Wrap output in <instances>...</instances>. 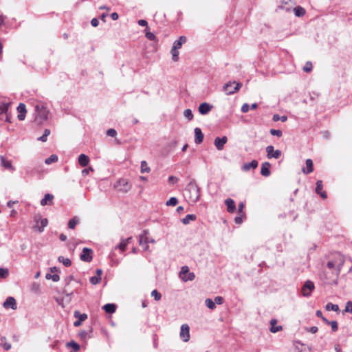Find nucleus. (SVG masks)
Returning <instances> with one entry per match:
<instances>
[{
    "instance_id": "obj_1",
    "label": "nucleus",
    "mask_w": 352,
    "mask_h": 352,
    "mask_svg": "<svg viewBox=\"0 0 352 352\" xmlns=\"http://www.w3.org/2000/svg\"><path fill=\"white\" fill-rule=\"evenodd\" d=\"M185 195L192 203H196L200 198V188L195 179H192L185 188Z\"/></svg>"
},
{
    "instance_id": "obj_2",
    "label": "nucleus",
    "mask_w": 352,
    "mask_h": 352,
    "mask_svg": "<svg viewBox=\"0 0 352 352\" xmlns=\"http://www.w3.org/2000/svg\"><path fill=\"white\" fill-rule=\"evenodd\" d=\"M36 113V120L39 123L47 120L49 111L43 104H37L35 107Z\"/></svg>"
},
{
    "instance_id": "obj_3",
    "label": "nucleus",
    "mask_w": 352,
    "mask_h": 352,
    "mask_svg": "<svg viewBox=\"0 0 352 352\" xmlns=\"http://www.w3.org/2000/svg\"><path fill=\"white\" fill-rule=\"evenodd\" d=\"M242 87V83L233 82H228L223 87V90L226 95H231L236 92Z\"/></svg>"
},
{
    "instance_id": "obj_4",
    "label": "nucleus",
    "mask_w": 352,
    "mask_h": 352,
    "mask_svg": "<svg viewBox=\"0 0 352 352\" xmlns=\"http://www.w3.org/2000/svg\"><path fill=\"white\" fill-rule=\"evenodd\" d=\"M338 259L339 263H338L337 261H329L327 263V266L329 269L332 270L335 268L336 265H337L336 272L335 273L334 276L337 278L341 271L342 266L344 264V260L342 256L340 254L338 255Z\"/></svg>"
},
{
    "instance_id": "obj_5",
    "label": "nucleus",
    "mask_w": 352,
    "mask_h": 352,
    "mask_svg": "<svg viewBox=\"0 0 352 352\" xmlns=\"http://www.w3.org/2000/svg\"><path fill=\"white\" fill-rule=\"evenodd\" d=\"M179 277L182 280L186 282L194 280L195 275L193 272H190L188 266H183L179 273Z\"/></svg>"
},
{
    "instance_id": "obj_6",
    "label": "nucleus",
    "mask_w": 352,
    "mask_h": 352,
    "mask_svg": "<svg viewBox=\"0 0 352 352\" xmlns=\"http://www.w3.org/2000/svg\"><path fill=\"white\" fill-rule=\"evenodd\" d=\"M116 188L118 191L125 193L130 190L131 185L126 179L122 178L117 182Z\"/></svg>"
},
{
    "instance_id": "obj_7",
    "label": "nucleus",
    "mask_w": 352,
    "mask_h": 352,
    "mask_svg": "<svg viewBox=\"0 0 352 352\" xmlns=\"http://www.w3.org/2000/svg\"><path fill=\"white\" fill-rule=\"evenodd\" d=\"M314 288V283L311 280H307L302 287V295L306 297L309 296Z\"/></svg>"
},
{
    "instance_id": "obj_8",
    "label": "nucleus",
    "mask_w": 352,
    "mask_h": 352,
    "mask_svg": "<svg viewBox=\"0 0 352 352\" xmlns=\"http://www.w3.org/2000/svg\"><path fill=\"white\" fill-rule=\"evenodd\" d=\"M92 254L93 251L91 249L84 248L80 256V258L81 261L85 262H91L93 259Z\"/></svg>"
},
{
    "instance_id": "obj_9",
    "label": "nucleus",
    "mask_w": 352,
    "mask_h": 352,
    "mask_svg": "<svg viewBox=\"0 0 352 352\" xmlns=\"http://www.w3.org/2000/svg\"><path fill=\"white\" fill-rule=\"evenodd\" d=\"M180 338L184 342H188L190 339V327L187 324H184L181 326Z\"/></svg>"
},
{
    "instance_id": "obj_10",
    "label": "nucleus",
    "mask_w": 352,
    "mask_h": 352,
    "mask_svg": "<svg viewBox=\"0 0 352 352\" xmlns=\"http://www.w3.org/2000/svg\"><path fill=\"white\" fill-rule=\"evenodd\" d=\"M34 221L36 224L34 226V229L38 230L39 232H42L48 223V221L46 218L41 219L39 222V218L37 217L34 218Z\"/></svg>"
},
{
    "instance_id": "obj_11",
    "label": "nucleus",
    "mask_w": 352,
    "mask_h": 352,
    "mask_svg": "<svg viewBox=\"0 0 352 352\" xmlns=\"http://www.w3.org/2000/svg\"><path fill=\"white\" fill-rule=\"evenodd\" d=\"M267 157L268 158L274 157L275 159H278L281 155V151L280 150L274 151V148L273 146L270 145L266 147Z\"/></svg>"
},
{
    "instance_id": "obj_12",
    "label": "nucleus",
    "mask_w": 352,
    "mask_h": 352,
    "mask_svg": "<svg viewBox=\"0 0 352 352\" xmlns=\"http://www.w3.org/2000/svg\"><path fill=\"white\" fill-rule=\"evenodd\" d=\"M74 316L76 318H78V320L74 322V326L76 327L80 326L82 322L87 318V315L86 314H80L78 311H74Z\"/></svg>"
},
{
    "instance_id": "obj_13",
    "label": "nucleus",
    "mask_w": 352,
    "mask_h": 352,
    "mask_svg": "<svg viewBox=\"0 0 352 352\" xmlns=\"http://www.w3.org/2000/svg\"><path fill=\"white\" fill-rule=\"evenodd\" d=\"M228 142V138L223 136L222 138L217 137L214 139V144L219 151H221L224 148V145Z\"/></svg>"
},
{
    "instance_id": "obj_14",
    "label": "nucleus",
    "mask_w": 352,
    "mask_h": 352,
    "mask_svg": "<svg viewBox=\"0 0 352 352\" xmlns=\"http://www.w3.org/2000/svg\"><path fill=\"white\" fill-rule=\"evenodd\" d=\"M148 234V232L147 230H144L143 234H140L139 236V244L140 245H143V243L148 244V243H155V240L153 239H149L147 234Z\"/></svg>"
},
{
    "instance_id": "obj_15",
    "label": "nucleus",
    "mask_w": 352,
    "mask_h": 352,
    "mask_svg": "<svg viewBox=\"0 0 352 352\" xmlns=\"http://www.w3.org/2000/svg\"><path fill=\"white\" fill-rule=\"evenodd\" d=\"M3 307L6 309L11 308L12 309H16V302L14 298L13 297H8L6 300V301L3 302Z\"/></svg>"
},
{
    "instance_id": "obj_16",
    "label": "nucleus",
    "mask_w": 352,
    "mask_h": 352,
    "mask_svg": "<svg viewBox=\"0 0 352 352\" xmlns=\"http://www.w3.org/2000/svg\"><path fill=\"white\" fill-rule=\"evenodd\" d=\"M195 131V142L197 144H201L204 140V133L201 130L199 127H196L194 130Z\"/></svg>"
},
{
    "instance_id": "obj_17",
    "label": "nucleus",
    "mask_w": 352,
    "mask_h": 352,
    "mask_svg": "<svg viewBox=\"0 0 352 352\" xmlns=\"http://www.w3.org/2000/svg\"><path fill=\"white\" fill-rule=\"evenodd\" d=\"M73 278H74L73 276H67L64 279V281L65 283V288L63 290V294L66 295L67 296H71L73 294V292L71 291V290H69L67 288V287L69 285L70 282L73 280Z\"/></svg>"
},
{
    "instance_id": "obj_18",
    "label": "nucleus",
    "mask_w": 352,
    "mask_h": 352,
    "mask_svg": "<svg viewBox=\"0 0 352 352\" xmlns=\"http://www.w3.org/2000/svg\"><path fill=\"white\" fill-rule=\"evenodd\" d=\"M17 111L19 112L18 119L19 120H23L27 112L25 105L23 103H20L17 107Z\"/></svg>"
},
{
    "instance_id": "obj_19",
    "label": "nucleus",
    "mask_w": 352,
    "mask_h": 352,
    "mask_svg": "<svg viewBox=\"0 0 352 352\" xmlns=\"http://www.w3.org/2000/svg\"><path fill=\"white\" fill-rule=\"evenodd\" d=\"M54 195L50 193L45 195L44 197L41 200V205L44 206L45 205L53 204Z\"/></svg>"
},
{
    "instance_id": "obj_20",
    "label": "nucleus",
    "mask_w": 352,
    "mask_h": 352,
    "mask_svg": "<svg viewBox=\"0 0 352 352\" xmlns=\"http://www.w3.org/2000/svg\"><path fill=\"white\" fill-rule=\"evenodd\" d=\"M212 109V105L209 104L207 102L201 103L199 107V112L201 115L207 114Z\"/></svg>"
},
{
    "instance_id": "obj_21",
    "label": "nucleus",
    "mask_w": 352,
    "mask_h": 352,
    "mask_svg": "<svg viewBox=\"0 0 352 352\" xmlns=\"http://www.w3.org/2000/svg\"><path fill=\"white\" fill-rule=\"evenodd\" d=\"M225 204L227 206L228 212L233 213L236 210V205L234 200L231 198H228L225 200Z\"/></svg>"
},
{
    "instance_id": "obj_22",
    "label": "nucleus",
    "mask_w": 352,
    "mask_h": 352,
    "mask_svg": "<svg viewBox=\"0 0 352 352\" xmlns=\"http://www.w3.org/2000/svg\"><path fill=\"white\" fill-rule=\"evenodd\" d=\"M270 163L267 162L263 163L261 168V174L264 177L270 176L271 173L270 170Z\"/></svg>"
},
{
    "instance_id": "obj_23",
    "label": "nucleus",
    "mask_w": 352,
    "mask_h": 352,
    "mask_svg": "<svg viewBox=\"0 0 352 352\" xmlns=\"http://www.w3.org/2000/svg\"><path fill=\"white\" fill-rule=\"evenodd\" d=\"M1 160V165L3 166L6 169L14 170L12 165V162L10 160H7L3 155H0Z\"/></svg>"
},
{
    "instance_id": "obj_24",
    "label": "nucleus",
    "mask_w": 352,
    "mask_h": 352,
    "mask_svg": "<svg viewBox=\"0 0 352 352\" xmlns=\"http://www.w3.org/2000/svg\"><path fill=\"white\" fill-rule=\"evenodd\" d=\"M258 165V162L256 160H254L249 163L244 164L242 168L245 171H248L251 168H252V169L256 168Z\"/></svg>"
},
{
    "instance_id": "obj_25",
    "label": "nucleus",
    "mask_w": 352,
    "mask_h": 352,
    "mask_svg": "<svg viewBox=\"0 0 352 352\" xmlns=\"http://www.w3.org/2000/svg\"><path fill=\"white\" fill-rule=\"evenodd\" d=\"M277 320L276 319H272L270 320V331L272 333H276L282 330L283 327L280 325H276Z\"/></svg>"
},
{
    "instance_id": "obj_26",
    "label": "nucleus",
    "mask_w": 352,
    "mask_h": 352,
    "mask_svg": "<svg viewBox=\"0 0 352 352\" xmlns=\"http://www.w3.org/2000/svg\"><path fill=\"white\" fill-rule=\"evenodd\" d=\"M89 162V158L87 155L85 154H80L78 157V163L79 164L82 166L85 167L88 165Z\"/></svg>"
},
{
    "instance_id": "obj_27",
    "label": "nucleus",
    "mask_w": 352,
    "mask_h": 352,
    "mask_svg": "<svg viewBox=\"0 0 352 352\" xmlns=\"http://www.w3.org/2000/svg\"><path fill=\"white\" fill-rule=\"evenodd\" d=\"M306 166H307V170L305 168H302V172L304 173L309 174V173L313 172L314 165H313V162L311 159H307L306 160Z\"/></svg>"
},
{
    "instance_id": "obj_28",
    "label": "nucleus",
    "mask_w": 352,
    "mask_h": 352,
    "mask_svg": "<svg viewBox=\"0 0 352 352\" xmlns=\"http://www.w3.org/2000/svg\"><path fill=\"white\" fill-rule=\"evenodd\" d=\"M102 309L108 314H113L116 310V305L113 303H108L104 305L102 307Z\"/></svg>"
},
{
    "instance_id": "obj_29",
    "label": "nucleus",
    "mask_w": 352,
    "mask_h": 352,
    "mask_svg": "<svg viewBox=\"0 0 352 352\" xmlns=\"http://www.w3.org/2000/svg\"><path fill=\"white\" fill-rule=\"evenodd\" d=\"M197 217L195 214H187L184 219H182V222L184 225H187L190 223V221H195L196 220Z\"/></svg>"
},
{
    "instance_id": "obj_30",
    "label": "nucleus",
    "mask_w": 352,
    "mask_h": 352,
    "mask_svg": "<svg viewBox=\"0 0 352 352\" xmlns=\"http://www.w3.org/2000/svg\"><path fill=\"white\" fill-rule=\"evenodd\" d=\"M294 14L296 16H302L305 14V10L302 7L298 6L293 8Z\"/></svg>"
},
{
    "instance_id": "obj_31",
    "label": "nucleus",
    "mask_w": 352,
    "mask_h": 352,
    "mask_svg": "<svg viewBox=\"0 0 352 352\" xmlns=\"http://www.w3.org/2000/svg\"><path fill=\"white\" fill-rule=\"evenodd\" d=\"M79 219L77 217H74L69 221L68 228L69 229H74L78 223Z\"/></svg>"
},
{
    "instance_id": "obj_32",
    "label": "nucleus",
    "mask_w": 352,
    "mask_h": 352,
    "mask_svg": "<svg viewBox=\"0 0 352 352\" xmlns=\"http://www.w3.org/2000/svg\"><path fill=\"white\" fill-rule=\"evenodd\" d=\"M58 261L60 263H62L66 267H69V266H70L72 265L71 260L69 258H65L63 256H58Z\"/></svg>"
},
{
    "instance_id": "obj_33",
    "label": "nucleus",
    "mask_w": 352,
    "mask_h": 352,
    "mask_svg": "<svg viewBox=\"0 0 352 352\" xmlns=\"http://www.w3.org/2000/svg\"><path fill=\"white\" fill-rule=\"evenodd\" d=\"M206 306L210 309H214L216 308L215 302L211 298H206L205 300Z\"/></svg>"
},
{
    "instance_id": "obj_34",
    "label": "nucleus",
    "mask_w": 352,
    "mask_h": 352,
    "mask_svg": "<svg viewBox=\"0 0 352 352\" xmlns=\"http://www.w3.org/2000/svg\"><path fill=\"white\" fill-rule=\"evenodd\" d=\"M9 102H1L0 103V113H7L9 107H10Z\"/></svg>"
},
{
    "instance_id": "obj_35",
    "label": "nucleus",
    "mask_w": 352,
    "mask_h": 352,
    "mask_svg": "<svg viewBox=\"0 0 352 352\" xmlns=\"http://www.w3.org/2000/svg\"><path fill=\"white\" fill-rule=\"evenodd\" d=\"M58 161V156L56 155H51L49 157L46 158L45 163L47 164H51L52 163L56 162Z\"/></svg>"
},
{
    "instance_id": "obj_36",
    "label": "nucleus",
    "mask_w": 352,
    "mask_h": 352,
    "mask_svg": "<svg viewBox=\"0 0 352 352\" xmlns=\"http://www.w3.org/2000/svg\"><path fill=\"white\" fill-rule=\"evenodd\" d=\"M0 345L3 346V349L6 351H8L11 349V344L6 342L5 337L1 338Z\"/></svg>"
},
{
    "instance_id": "obj_37",
    "label": "nucleus",
    "mask_w": 352,
    "mask_h": 352,
    "mask_svg": "<svg viewBox=\"0 0 352 352\" xmlns=\"http://www.w3.org/2000/svg\"><path fill=\"white\" fill-rule=\"evenodd\" d=\"M45 278L47 280L52 279L54 282H57L60 280V276L57 274H46Z\"/></svg>"
},
{
    "instance_id": "obj_38",
    "label": "nucleus",
    "mask_w": 352,
    "mask_h": 352,
    "mask_svg": "<svg viewBox=\"0 0 352 352\" xmlns=\"http://www.w3.org/2000/svg\"><path fill=\"white\" fill-rule=\"evenodd\" d=\"M140 168H141V173H148L151 170L146 162L144 160L141 162V167Z\"/></svg>"
},
{
    "instance_id": "obj_39",
    "label": "nucleus",
    "mask_w": 352,
    "mask_h": 352,
    "mask_svg": "<svg viewBox=\"0 0 352 352\" xmlns=\"http://www.w3.org/2000/svg\"><path fill=\"white\" fill-rule=\"evenodd\" d=\"M327 310H331L333 311H338L339 310V307L338 305L333 304L331 302H329L326 305Z\"/></svg>"
},
{
    "instance_id": "obj_40",
    "label": "nucleus",
    "mask_w": 352,
    "mask_h": 352,
    "mask_svg": "<svg viewBox=\"0 0 352 352\" xmlns=\"http://www.w3.org/2000/svg\"><path fill=\"white\" fill-rule=\"evenodd\" d=\"M66 346L68 347H72L74 351H78L80 349V345L74 341L67 342Z\"/></svg>"
},
{
    "instance_id": "obj_41",
    "label": "nucleus",
    "mask_w": 352,
    "mask_h": 352,
    "mask_svg": "<svg viewBox=\"0 0 352 352\" xmlns=\"http://www.w3.org/2000/svg\"><path fill=\"white\" fill-rule=\"evenodd\" d=\"M272 120L274 122L280 120L281 122H284L287 121V117L286 116H280L278 114H274L273 116Z\"/></svg>"
},
{
    "instance_id": "obj_42",
    "label": "nucleus",
    "mask_w": 352,
    "mask_h": 352,
    "mask_svg": "<svg viewBox=\"0 0 352 352\" xmlns=\"http://www.w3.org/2000/svg\"><path fill=\"white\" fill-rule=\"evenodd\" d=\"M50 134V130L48 129H45L44 131V133L42 136L38 138V140L41 142H46L47 136Z\"/></svg>"
},
{
    "instance_id": "obj_43",
    "label": "nucleus",
    "mask_w": 352,
    "mask_h": 352,
    "mask_svg": "<svg viewBox=\"0 0 352 352\" xmlns=\"http://www.w3.org/2000/svg\"><path fill=\"white\" fill-rule=\"evenodd\" d=\"M178 203V200L176 197H170L167 201H166V206H175Z\"/></svg>"
},
{
    "instance_id": "obj_44",
    "label": "nucleus",
    "mask_w": 352,
    "mask_h": 352,
    "mask_svg": "<svg viewBox=\"0 0 352 352\" xmlns=\"http://www.w3.org/2000/svg\"><path fill=\"white\" fill-rule=\"evenodd\" d=\"M170 53L172 54V58L174 61H177L179 58V51L177 49L172 47Z\"/></svg>"
},
{
    "instance_id": "obj_45",
    "label": "nucleus",
    "mask_w": 352,
    "mask_h": 352,
    "mask_svg": "<svg viewBox=\"0 0 352 352\" xmlns=\"http://www.w3.org/2000/svg\"><path fill=\"white\" fill-rule=\"evenodd\" d=\"M184 116L189 120H191L193 118L192 112L190 109H187L184 110Z\"/></svg>"
},
{
    "instance_id": "obj_46",
    "label": "nucleus",
    "mask_w": 352,
    "mask_h": 352,
    "mask_svg": "<svg viewBox=\"0 0 352 352\" xmlns=\"http://www.w3.org/2000/svg\"><path fill=\"white\" fill-rule=\"evenodd\" d=\"M322 188H323L322 181L318 180L316 182V192L317 194L320 193V192L322 191Z\"/></svg>"
},
{
    "instance_id": "obj_47",
    "label": "nucleus",
    "mask_w": 352,
    "mask_h": 352,
    "mask_svg": "<svg viewBox=\"0 0 352 352\" xmlns=\"http://www.w3.org/2000/svg\"><path fill=\"white\" fill-rule=\"evenodd\" d=\"M146 37L150 41H157L156 36L151 32L147 31L146 32Z\"/></svg>"
},
{
    "instance_id": "obj_48",
    "label": "nucleus",
    "mask_w": 352,
    "mask_h": 352,
    "mask_svg": "<svg viewBox=\"0 0 352 352\" xmlns=\"http://www.w3.org/2000/svg\"><path fill=\"white\" fill-rule=\"evenodd\" d=\"M303 71L305 72H310L312 70V63L310 61H307L305 66L302 68Z\"/></svg>"
},
{
    "instance_id": "obj_49",
    "label": "nucleus",
    "mask_w": 352,
    "mask_h": 352,
    "mask_svg": "<svg viewBox=\"0 0 352 352\" xmlns=\"http://www.w3.org/2000/svg\"><path fill=\"white\" fill-rule=\"evenodd\" d=\"M270 133H271V135H274V136H277L278 138H280L283 135L282 131L279 130V129H272L270 130Z\"/></svg>"
},
{
    "instance_id": "obj_50",
    "label": "nucleus",
    "mask_w": 352,
    "mask_h": 352,
    "mask_svg": "<svg viewBox=\"0 0 352 352\" xmlns=\"http://www.w3.org/2000/svg\"><path fill=\"white\" fill-rule=\"evenodd\" d=\"M9 275L8 269L0 268V278H6Z\"/></svg>"
},
{
    "instance_id": "obj_51",
    "label": "nucleus",
    "mask_w": 352,
    "mask_h": 352,
    "mask_svg": "<svg viewBox=\"0 0 352 352\" xmlns=\"http://www.w3.org/2000/svg\"><path fill=\"white\" fill-rule=\"evenodd\" d=\"M151 296L154 297V299L157 301L160 300L162 298V295L156 289H154L151 292Z\"/></svg>"
},
{
    "instance_id": "obj_52",
    "label": "nucleus",
    "mask_w": 352,
    "mask_h": 352,
    "mask_svg": "<svg viewBox=\"0 0 352 352\" xmlns=\"http://www.w3.org/2000/svg\"><path fill=\"white\" fill-rule=\"evenodd\" d=\"M127 245L128 244L124 241V239H122L120 243L118 245L117 248L120 249L122 252H124L126 250Z\"/></svg>"
},
{
    "instance_id": "obj_53",
    "label": "nucleus",
    "mask_w": 352,
    "mask_h": 352,
    "mask_svg": "<svg viewBox=\"0 0 352 352\" xmlns=\"http://www.w3.org/2000/svg\"><path fill=\"white\" fill-rule=\"evenodd\" d=\"M100 280H101V277L96 276H91L89 279L90 283L93 285L98 284L100 282Z\"/></svg>"
},
{
    "instance_id": "obj_54",
    "label": "nucleus",
    "mask_w": 352,
    "mask_h": 352,
    "mask_svg": "<svg viewBox=\"0 0 352 352\" xmlns=\"http://www.w3.org/2000/svg\"><path fill=\"white\" fill-rule=\"evenodd\" d=\"M293 6H292V4H288L286 6L280 5L278 6V8L280 10H285L286 12H290Z\"/></svg>"
},
{
    "instance_id": "obj_55",
    "label": "nucleus",
    "mask_w": 352,
    "mask_h": 352,
    "mask_svg": "<svg viewBox=\"0 0 352 352\" xmlns=\"http://www.w3.org/2000/svg\"><path fill=\"white\" fill-rule=\"evenodd\" d=\"M328 324L331 325L333 331L336 332L338 331V322L336 320L330 321Z\"/></svg>"
},
{
    "instance_id": "obj_56",
    "label": "nucleus",
    "mask_w": 352,
    "mask_h": 352,
    "mask_svg": "<svg viewBox=\"0 0 352 352\" xmlns=\"http://www.w3.org/2000/svg\"><path fill=\"white\" fill-rule=\"evenodd\" d=\"M344 311L352 313V302L351 301H348L346 303Z\"/></svg>"
},
{
    "instance_id": "obj_57",
    "label": "nucleus",
    "mask_w": 352,
    "mask_h": 352,
    "mask_svg": "<svg viewBox=\"0 0 352 352\" xmlns=\"http://www.w3.org/2000/svg\"><path fill=\"white\" fill-rule=\"evenodd\" d=\"M178 182V178L175 176H170L168 179V182L169 184H175Z\"/></svg>"
},
{
    "instance_id": "obj_58",
    "label": "nucleus",
    "mask_w": 352,
    "mask_h": 352,
    "mask_svg": "<svg viewBox=\"0 0 352 352\" xmlns=\"http://www.w3.org/2000/svg\"><path fill=\"white\" fill-rule=\"evenodd\" d=\"M107 135L110 137H116L117 135V131L114 129H109L107 131Z\"/></svg>"
},
{
    "instance_id": "obj_59",
    "label": "nucleus",
    "mask_w": 352,
    "mask_h": 352,
    "mask_svg": "<svg viewBox=\"0 0 352 352\" xmlns=\"http://www.w3.org/2000/svg\"><path fill=\"white\" fill-rule=\"evenodd\" d=\"M214 302H215V305H221L223 302V298L221 296H216L214 299Z\"/></svg>"
},
{
    "instance_id": "obj_60",
    "label": "nucleus",
    "mask_w": 352,
    "mask_h": 352,
    "mask_svg": "<svg viewBox=\"0 0 352 352\" xmlns=\"http://www.w3.org/2000/svg\"><path fill=\"white\" fill-rule=\"evenodd\" d=\"M182 44L178 40L175 41V42L173 43V47L175 49H177V50L180 49L182 47Z\"/></svg>"
},
{
    "instance_id": "obj_61",
    "label": "nucleus",
    "mask_w": 352,
    "mask_h": 352,
    "mask_svg": "<svg viewBox=\"0 0 352 352\" xmlns=\"http://www.w3.org/2000/svg\"><path fill=\"white\" fill-rule=\"evenodd\" d=\"M305 329H306L307 331H309V332H310L311 333H316L318 331V330L317 327H311L310 328L306 327Z\"/></svg>"
},
{
    "instance_id": "obj_62",
    "label": "nucleus",
    "mask_w": 352,
    "mask_h": 352,
    "mask_svg": "<svg viewBox=\"0 0 352 352\" xmlns=\"http://www.w3.org/2000/svg\"><path fill=\"white\" fill-rule=\"evenodd\" d=\"M250 109V106L248 104L245 103L241 107V111L243 113H247Z\"/></svg>"
},
{
    "instance_id": "obj_63",
    "label": "nucleus",
    "mask_w": 352,
    "mask_h": 352,
    "mask_svg": "<svg viewBox=\"0 0 352 352\" xmlns=\"http://www.w3.org/2000/svg\"><path fill=\"white\" fill-rule=\"evenodd\" d=\"M89 171H94V169L91 167H89L88 168H84L82 170V175L83 176H86L89 173Z\"/></svg>"
},
{
    "instance_id": "obj_64",
    "label": "nucleus",
    "mask_w": 352,
    "mask_h": 352,
    "mask_svg": "<svg viewBox=\"0 0 352 352\" xmlns=\"http://www.w3.org/2000/svg\"><path fill=\"white\" fill-rule=\"evenodd\" d=\"M138 23L139 25L140 26H142V27H146L147 28V25H148V22L144 20V19H140L138 21Z\"/></svg>"
}]
</instances>
